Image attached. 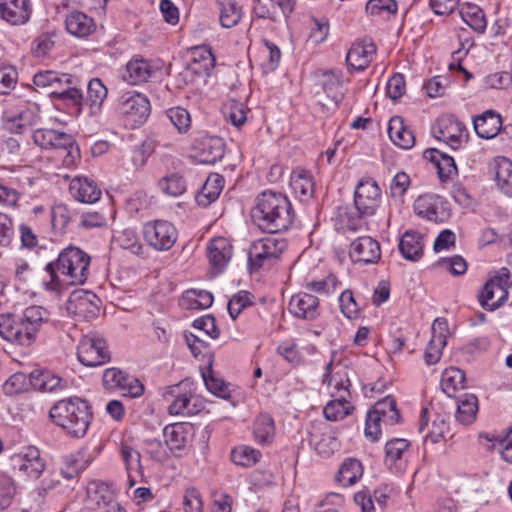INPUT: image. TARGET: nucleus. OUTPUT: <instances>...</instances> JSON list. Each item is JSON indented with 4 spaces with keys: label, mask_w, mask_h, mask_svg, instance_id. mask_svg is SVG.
<instances>
[{
    "label": "nucleus",
    "mask_w": 512,
    "mask_h": 512,
    "mask_svg": "<svg viewBox=\"0 0 512 512\" xmlns=\"http://www.w3.org/2000/svg\"><path fill=\"white\" fill-rule=\"evenodd\" d=\"M288 214V200L286 196L272 191L261 193L251 209V218L257 227L271 236L253 243L249 251V268L251 272L258 271L266 261H272L286 250L288 243L285 238L276 235L286 229L287 221L282 216Z\"/></svg>",
    "instance_id": "1"
},
{
    "label": "nucleus",
    "mask_w": 512,
    "mask_h": 512,
    "mask_svg": "<svg viewBox=\"0 0 512 512\" xmlns=\"http://www.w3.org/2000/svg\"><path fill=\"white\" fill-rule=\"evenodd\" d=\"M90 257L77 247H67L55 262L48 263L46 271L51 280L46 284L50 290H56L60 282L80 285L88 278Z\"/></svg>",
    "instance_id": "2"
},
{
    "label": "nucleus",
    "mask_w": 512,
    "mask_h": 512,
    "mask_svg": "<svg viewBox=\"0 0 512 512\" xmlns=\"http://www.w3.org/2000/svg\"><path fill=\"white\" fill-rule=\"evenodd\" d=\"M49 416L56 426L73 438L85 436L92 420L90 405L76 396L57 401L51 407Z\"/></svg>",
    "instance_id": "3"
},
{
    "label": "nucleus",
    "mask_w": 512,
    "mask_h": 512,
    "mask_svg": "<svg viewBox=\"0 0 512 512\" xmlns=\"http://www.w3.org/2000/svg\"><path fill=\"white\" fill-rule=\"evenodd\" d=\"M400 421V414L393 397L386 396L376 402L366 417L365 435L376 441L381 435V423L394 425Z\"/></svg>",
    "instance_id": "4"
},
{
    "label": "nucleus",
    "mask_w": 512,
    "mask_h": 512,
    "mask_svg": "<svg viewBox=\"0 0 512 512\" xmlns=\"http://www.w3.org/2000/svg\"><path fill=\"white\" fill-rule=\"evenodd\" d=\"M512 287V276L506 268L500 269L484 285L479 301L483 308L495 310L508 298V290Z\"/></svg>",
    "instance_id": "5"
},
{
    "label": "nucleus",
    "mask_w": 512,
    "mask_h": 512,
    "mask_svg": "<svg viewBox=\"0 0 512 512\" xmlns=\"http://www.w3.org/2000/svg\"><path fill=\"white\" fill-rule=\"evenodd\" d=\"M117 111L131 126H140L150 115V101L144 94L127 91L118 98Z\"/></svg>",
    "instance_id": "6"
},
{
    "label": "nucleus",
    "mask_w": 512,
    "mask_h": 512,
    "mask_svg": "<svg viewBox=\"0 0 512 512\" xmlns=\"http://www.w3.org/2000/svg\"><path fill=\"white\" fill-rule=\"evenodd\" d=\"M177 230L168 221L156 220L143 226V236L149 246L158 251L169 250L177 240Z\"/></svg>",
    "instance_id": "7"
},
{
    "label": "nucleus",
    "mask_w": 512,
    "mask_h": 512,
    "mask_svg": "<svg viewBox=\"0 0 512 512\" xmlns=\"http://www.w3.org/2000/svg\"><path fill=\"white\" fill-rule=\"evenodd\" d=\"M77 357L88 367L103 365L110 359L105 341L96 335H85L81 338L77 346Z\"/></svg>",
    "instance_id": "8"
},
{
    "label": "nucleus",
    "mask_w": 512,
    "mask_h": 512,
    "mask_svg": "<svg viewBox=\"0 0 512 512\" xmlns=\"http://www.w3.org/2000/svg\"><path fill=\"white\" fill-rule=\"evenodd\" d=\"M354 203L361 216L375 214L381 203V189L378 184L371 179L362 180L356 187Z\"/></svg>",
    "instance_id": "9"
},
{
    "label": "nucleus",
    "mask_w": 512,
    "mask_h": 512,
    "mask_svg": "<svg viewBox=\"0 0 512 512\" xmlns=\"http://www.w3.org/2000/svg\"><path fill=\"white\" fill-rule=\"evenodd\" d=\"M433 133L438 140L444 141L454 150L459 149L468 138L466 127L453 116L439 118Z\"/></svg>",
    "instance_id": "10"
},
{
    "label": "nucleus",
    "mask_w": 512,
    "mask_h": 512,
    "mask_svg": "<svg viewBox=\"0 0 512 512\" xmlns=\"http://www.w3.org/2000/svg\"><path fill=\"white\" fill-rule=\"evenodd\" d=\"M99 298L90 291L76 290L72 292L66 303L69 314L90 321L99 313Z\"/></svg>",
    "instance_id": "11"
},
{
    "label": "nucleus",
    "mask_w": 512,
    "mask_h": 512,
    "mask_svg": "<svg viewBox=\"0 0 512 512\" xmlns=\"http://www.w3.org/2000/svg\"><path fill=\"white\" fill-rule=\"evenodd\" d=\"M0 337L20 346H30L35 341L32 332L21 317L16 320L11 315L4 314L0 315Z\"/></svg>",
    "instance_id": "12"
},
{
    "label": "nucleus",
    "mask_w": 512,
    "mask_h": 512,
    "mask_svg": "<svg viewBox=\"0 0 512 512\" xmlns=\"http://www.w3.org/2000/svg\"><path fill=\"white\" fill-rule=\"evenodd\" d=\"M14 469L31 479H38L45 470L44 460L40 451L34 446L24 448L12 457Z\"/></svg>",
    "instance_id": "13"
},
{
    "label": "nucleus",
    "mask_w": 512,
    "mask_h": 512,
    "mask_svg": "<svg viewBox=\"0 0 512 512\" xmlns=\"http://www.w3.org/2000/svg\"><path fill=\"white\" fill-rule=\"evenodd\" d=\"M431 331L432 337L424 352V360L427 365H434L441 359L449 335L447 320L436 318L432 323Z\"/></svg>",
    "instance_id": "14"
},
{
    "label": "nucleus",
    "mask_w": 512,
    "mask_h": 512,
    "mask_svg": "<svg viewBox=\"0 0 512 512\" xmlns=\"http://www.w3.org/2000/svg\"><path fill=\"white\" fill-rule=\"evenodd\" d=\"M310 444L322 457H329L340 447V442L334 433L323 423L314 424L309 432Z\"/></svg>",
    "instance_id": "15"
},
{
    "label": "nucleus",
    "mask_w": 512,
    "mask_h": 512,
    "mask_svg": "<svg viewBox=\"0 0 512 512\" xmlns=\"http://www.w3.org/2000/svg\"><path fill=\"white\" fill-rule=\"evenodd\" d=\"M324 382H327L331 388V395L334 398H340L341 394L344 398L350 395V380L348 376V368L341 363L330 362L326 368Z\"/></svg>",
    "instance_id": "16"
},
{
    "label": "nucleus",
    "mask_w": 512,
    "mask_h": 512,
    "mask_svg": "<svg viewBox=\"0 0 512 512\" xmlns=\"http://www.w3.org/2000/svg\"><path fill=\"white\" fill-rule=\"evenodd\" d=\"M60 82L61 85H65V88L53 89L51 94L59 100L70 102L76 107L77 112H81L84 105L83 84L81 81L72 75L62 74Z\"/></svg>",
    "instance_id": "17"
},
{
    "label": "nucleus",
    "mask_w": 512,
    "mask_h": 512,
    "mask_svg": "<svg viewBox=\"0 0 512 512\" xmlns=\"http://www.w3.org/2000/svg\"><path fill=\"white\" fill-rule=\"evenodd\" d=\"M349 254L354 262L376 263L381 257V249L375 239L364 236L351 243Z\"/></svg>",
    "instance_id": "18"
},
{
    "label": "nucleus",
    "mask_w": 512,
    "mask_h": 512,
    "mask_svg": "<svg viewBox=\"0 0 512 512\" xmlns=\"http://www.w3.org/2000/svg\"><path fill=\"white\" fill-rule=\"evenodd\" d=\"M376 54V46L371 40L355 42L346 55L349 67L356 71L366 69Z\"/></svg>",
    "instance_id": "19"
},
{
    "label": "nucleus",
    "mask_w": 512,
    "mask_h": 512,
    "mask_svg": "<svg viewBox=\"0 0 512 512\" xmlns=\"http://www.w3.org/2000/svg\"><path fill=\"white\" fill-rule=\"evenodd\" d=\"M69 192L75 200L87 204L97 202L102 194L97 183L85 176H76L71 179Z\"/></svg>",
    "instance_id": "20"
},
{
    "label": "nucleus",
    "mask_w": 512,
    "mask_h": 512,
    "mask_svg": "<svg viewBox=\"0 0 512 512\" xmlns=\"http://www.w3.org/2000/svg\"><path fill=\"white\" fill-rule=\"evenodd\" d=\"M119 451L125 465L129 488H132L143 477L140 452L127 443H122Z\"/></svg>",
    "instance_id": "21"
},
{
    "label": "nucleus",
    "mask_w": 512,
    "mask_h": 512,
    "mask_svg": "<svg viewBox=\"0 0 512 512\" xmlns=\"http://www.w3.org/2000/svg\"><path fill=\"white\" fill-rule=\"evenodd\" d=\"M207 256L214 270L223 271L232 256V247L228 239L216 237L207 246Z\"/></svg>",
    "instance_id": "22"
},
{
    "label": "nucleus",
    "mask_w": 512,
    "mask_h": 512,
    "mask_svg": "<svg viewBox=\"0 0 512 512\" xmlns=\"http://www.w3.org/2000/svg\"><path fill=\"white\" fill-rule=\"evenodd\" d=\"M476 134L483 139H492L498 135L502 127L501 116L493 110H487L473 120Z\"/></svg>",
    "instance_id": "23"
},
{
    "label": "nucleus",
    "mask_w": 512,
    "mask_h": 512,
    "mask_svg": "<svg viewBox=\"0 0 512 512\" xmlns=\"http://www.w3.org/2000/svg\"><path fill=\"white\" fill-rule=\"evenodd\" d=\"M0 17L13 25L25 23L30 17L28 0L0 2Z\"/></svg>",
    "instance_id": "24"
},
{
    "label": "nucleus",
    "mask_w": 512,
    "mask_h": 512,
    "mask_svg": "<svg viewBox=\"0 0 512 512\" xmlns=\"http://www.w3.org/2000/svg\"><path fill=\"white\" fill-rule=\"evenodd\" d=\"M498 189L512 196V161L506 157H496L490 165Z\"/></svg>",
    "instance_id": "25"
},
{
    "label": "nucleus",
    "mask_w": 512,
    "mask_h": 512,
    "mask_svg": "<svg viewBox=\"0 0 512 512\" xmlns=\"http://www.w3.org/2000/svg\"><path fill=\"white\" fill-rule=\"evenodd\" d=\"M290 187L300 202H307L313 197L314 183L311 174L302 168H296L290 175Z\"/></svg>",
    "instance_id": "26"
},
{
    "label": "nucleus",
    "mask_w": 512,
    "mask_h": 512,
    "mask_svg": "<svg viewBox=\"0 0 512 512\" xmlns=\"http://www.w3.org/2000/svg\"><path fill=\"white\" fill-rule=\"evenodd\" d=\"M388 135L390 140L402 149H410L415 144L413 132L405 125L402 117H392L388 124Z\"/></svg>",
    "instance_id": "27"
},
{
    "label": "nucleus",
    "mask_w": 512,
    "mask_h": 512,
    "mask_svg": "<svg viewBox=\"0 0 512 512\" xmlns=\"http://www.w3.org/2000/svg\"><path fill=\"white\" fill-rule=\"evenodd\" d=\"M51 148L63 153V163L65 166H73L79 158V148L76 145L72 135L55 130V137L51 141Z\"/></svg>",
    "instance_id": "28"
},
{
    "label": "nucleus",
    "mask_w": 512,
    "mask_h": 512,
    "mask_svg": "<svg viewBox=\"0 0 512 512\" xmlns=\"http://www.w3.org/2000/svg\"><path fill=\"white\" fill-rule=\"evenodd\" d=\"M154 73L155 68L148 60L134 57L126 65L124 79L132 85H137L147 82Z\"/></svg>",
    "instance_id": "29"
},
{
    "label": "nucleus",
    "mask_w": 512,
    "mask_h": 512,
    "mask_svg": "<svg viewBox=\"0 0 512 512\" xmlns=\"http://www.w3.org/2000/svg\"><path fill=\"white\" fill-rule=\"evenodd\" d=\"M30 382L42 392H59L67 387L66 380L48 370L31 372Z\"/></svg>",
    "instance_id": "30"
},
{
    "label": "nucleus",
    "mask_w": 512,
    "mask_h": 512,
    "mask_svg": "<svg viewBox=\"0 0 512 512\" xmlns=\"http://www.w3.org/2000/svg\"><path fill=\"white\" fill-rule=\"evenodd\" d=\"M321 85L331 104L336 107L343 99L341 71H325L321 76Z\"/></svg>",
    "instance_id": "31"
},
{
    "label": "nucleus",
    "mask_w": 512,
    "mask_h": 512,
    "mask_svg": "<svg viewBox=\"0 0 512 512\" xmlns=\"http://www.w3.org/2000/svg\"><path fill=\"white\" fill-rule=\"evenodd\" d=\"M423 238L416 231H406L399 242L402 256L409 261H418L423 254Z\"/></svg>",
    "instance_id": "32"
},
{
    "label": "nucleus",
    "mask_w": 512,
    "mask_h": 512,
    "mask_svg": "<svg viewBox=\"0 0 512 512\" xmlns=\"http://www.w3.org/2000/svg\"><path fill=\"white\" fill-rule=\"evenodd\" d=\"M108 90L99 78L91 79L87 84V96L84 105L88 106L91 115H97L102 109Z\"/></svg>",
    "instance_id": "33"
},
{
    "label": "nucleus",
    "mask_w": 512,
    "mask_h": 512,
    "mask_svg": "<svg viewBox=\"0 0 512 512\" xmlns=\"http://www.w3.org/2000/svg\"><path fill=\"white\" fill-rule=\"evenodd\" d=\"M224 186V178L217 174H210L203 184L200 192L196 195V201L201 206H208L220 195Z\"/></svg>",
    "instance_id": "34"
},
{
    "label": "nucleus",
    "mask_w": 512,
    "mask_h": 512,
    "mask_svg": "<svg viewBox=\"0 0 512 512\" xmlns=\"http://www.w3.org/2000/svg\"><path fill=\"white\" fill-rule=\"evenodd\" d=\"M294 305L293 313L296 317L312 320L318 315V298L311 294H302L292 297L290 305Z\"/></svg>",
    "instance_id": "35"
},
{
    "label": "nucleus",
    "mask_w": 512,
    "mask_h": 512,
    "mask_svg": "<svg viewBox=\"0 0 512 512\" xmlns=\"http://www.w3.org/2000/svg\"><path fill=\"white\" fill-rule=\"evenodd\" d=\"M409 443L406 439L395 438L388 441L385 445V462L390 468L396 471L403 469V458L407 453Z\"/></svg>",
    "instance_id": "36"
},
{
    "label": "nucleus",
    "mask_w": 512,
    "mask_h": 512,
    "mask_svg": "<svg viewBox=\"0 0 512 512\" xmlns=\"http://www.w3.org/2000/svg\"><path fill=\"white\" fill-rule=\"evenodd\" d=\"M67 31L78 37H85L95 30L94 20L82 12H72L66 18Z\"/></svg>",
    "instance_id": "37"
},
{
    "label": "nucleus",
    "mask_w": 512,
    "mask_h": 512,
    "mask_svg": "<svg viewBox=\"0 0 512 512\" xmlns=\"http://www.w3.org/2000/svg\"><path fill=\"white\" fill-rule=\"evenodd\" d=\"M179 386H171L168 387L166 392L164 393V397L167 401L172 400L171 404L168 407V412L170 415L176 416H185L193 414V409L190 407V396L187 394H179L178 393Z\"/></svg>",
    "instance_id": "38"
},
{
    "label": "nucleus",
    "mask_w": 512,
    "mask_h": 512,
    "mask_svg": "<svg viewBox=\"0 0 512 512\" xmlns=\"http://www.w3.org/2000/svg\"><path fill=\"white\" fill-rule=\"evenodd\" d=\"M478 399L473 394H465L457 401L456 420L463 425H470L476 419Z\"/></svg>",
    "instance_id": "39"
},
{
    "label": "nucleus",
    "mask_w": 512,
    "mask_h": 512,
    "mask_svg": "<svg viewBox=\"0 0 512 512\" xmlns=\"http://www.w3.org/2000/svg\"><path fill=\"white\" fill-rule=\"evenodd\" d=\"M426 426H428V432L425 440H430L433 444L445 440L450 435V426L446 416L436 415L430 426L427 421L421 420L419 431H423Z\"/></svg>",
    "instance_id": "40"
},
{
    "label": "nucleus",
    "mask_w": 512,
    "mask_h": 512,
    "mask_svg": "<svg viewBox=\"0 0 512 512\" xmlns=\"http://www.w3.org/2000/svg\"><path fill=\"white\" fill-rule=\"evenodd\" d=\"M21 318L36 339L43 325L49 322L50 313L41 306H30L23 311Z\"/></svg>",
    "instance_id": "41"
},
{
    "label": "nucleus",
    "mask_w": 512,
    "mask_h": 512,
    "mask_svg": "<svg viewBox=\"0 0 512 512\" xmlns=\"http://www.w3.org/2000/svg\"><path fill=\"white\" fill-rule=\"evenodd\" d=\"M459 14L462 20L478 33H483L487 22L483 11L474 4H465L461 7Z\"/></svg>",
    "instance_id": "42"
},
{
    "label": "nucleus",
    "mask_w": 512,
    "mask_h": 512,
    "mask_svg": "<svg viewBox=\"0 0 512 512\" xmlns=\"http://www.w3.org/2000/svg\"><path fill=\"white\" fill-rule=\"evenodd\" d=\"M363 475V467L356 459H346L338 472L337 480L344 486H353Z\"/></svg>",
    "instance_id": "43"
},
{
    "label": "nucleus",
    "mask_w": 512,
    "mask_h": 512,
    "mask_svg": "<svg viewBox=\"0 0 512 512\" xmlns=\"http://www.w3.org/2000/svg\"><path fill=\"white\" fill-rule=\"evenodd\" d=\"M353 409L352 404L341 394L340 398H334L325 405L323 414L329 421H340L351 414Z\"/></svg>",
    "instance_id": "44"
},
{
    "label": "nucleus",
    "mask_w": 512,
    "mask_h": 512,
    "mask_svg": "<svg viewBox=\"0 0 512 512\" xmlns=\"http://www.w3.org/2000/svg\"><path fill=\"white\" fill-rule=\"evenodd\" d=\"M438 197L432 194H424L419 196L414 202L415 213L429 221H438L437 213Z\"/></svg>",
    "instance_id": "45"
},
{
    "label": "nucleus",
    "mask_w": 512,
    "mask_h": 512,
    "mask_svg": "<svg viewBox=\"0 0 512 512\" xmlns=\"http://www.w3.org/2000/svg\"><path fill=\"white\" fill-rule=\"evenodd\" d=\"M465 376L463 371L458 368L450 367L443 371L441 376V388L448 396L453 394L460 388H464Z\"/></svg>",
    "instance_id": "46"
},
{
    "label": "nucleus",
    "mask_w": 512,
    "mask_h": 512,
    "mask_svg": "<svg viewBox=\"0 0 512 512\" xmlns=\"http://www.w3.org/2000/svg\"><path fill=\"white\" fill-rule=\"evenodd\" d=\"M165 444L170 450H180L188 442V433L183 424L166 426L163 430Z\"/></svg>",
    "instance_id": "47"
},
{
    "label": "nucleus",
    "mask_w": 512,
    "mask_h": 512,
    "mask_svg": "<svg viewBox=\"0 0 512 512\" xmlns=\"http://www.w3.org/2000/svg\"><path fill=\"white\" fill-rule=\"evenodd\" d=\"M432 160L435 161L438 175L441 181H447L451 177L457 174V167L454 159L437 149L431 150Z\"/></svg>",
    "instance_id": "48"
},
{
    "label": "nucleus",
    "mask_w": 512,
    "mask_h": 512,
    "mask_svg": "<svg viewBox=\"0 0 512 512\" xmlns=\"http://www.w3.org/2000/svg\"><path fill=\"white\" fill-rule=\"evenodd\" d=\"M219 20L224 28L235 26L241 19V7L235 0H222L220 2Z\"/></svg>",
    "instance_id": "49"
},
{
    "label": "nucleus",
    "mask_w": 512,
    "mask_h": 512,
    "mask_svg": "<svg viewBox=\"0 0 512 512\" xmlns=\"http://www.w3.org/2000/svg\"><path fill=\"white\" fill-rule=\"evenodd\" d=\"M260 451L249 446H238L231 451V460L234 464L242 467H251L259 462Z\"/></svg>",
    "instance_id": "50"
},
{
    "label": "nucleus",
    "mask_w": 512,
    "mask_h": 512,
    "mask_svg": "<svg viewBox=\"0 0 512 512\" xmlns=\"http://www.w3.org/2000/svg\"><path fill=\"white\" fill-rule=\"evenodd\" d=\"M202 152L199 155L200 162L214 164L224 156L223 142L219 138L208 139L202 143Z\"/></svg>",
    "instance_id": "51"
},
{
    "label": "nucleus",
    "mask_w": 512,
    "mask_h": 512,
    "mask_svg": "<svg viewBox=\"0 0 512 512\" xmlns=\"http://www.w3.org/2000/svg\"><path fill=\"white\" fill-rule=\"evenodd\" d=\"M159 188L165 194L177 197L185 192L186 183L181 175L172 173L159 180Z\"/></svg>",
    "instance_id": "52"
},
{
    "label": "nucleus",
    "mask_w": 512,
    "mask_h": 512,
    "mask_svg": "<svg viewBox=\"0 0 512 512\" xmlns=\"http://www.w3.org/2000/svg\"><path fill=\"white\" fill-rule=\"evenodd\" d=\"M166 116L179 133L188 131L191 125L189 112L182 107H173L166 111Z\"/></svg>",
    "instance_id": "53"
},
{
    "label": "nucleus",
    "mask_w": 512,
    "mask_h": 512,
    "mask_svg": "<svg viewBox=\"0 0 512 512\" xmlns=\"http://www.w3.org/2000/svg\"><path fill=\"white\" fill-rule=\"evenodd\" d=\"M183 299L188 302L191 309H206L213 303L212 294L204 290H189L185 293Z\"/></svg>",
    "instance_id": "54"
},
{
    "label": "nucleus",
    "mask_w": 512,
    "mask_h": 512,
    "mask_svg": "<svg viewBox=\"0 0 512 512\" xmlns=\"http://www.w3.org/2000/svg\"><path fill=\"white\" fill-rule=\"evenodd\" d=\"M274 434L273 420L267 416H260L254 428V436L257 442L261 444L269 443Z\"/></svg>",
    "instance_id": "55"
},
{
    "label": "nucleus",
    "mask_w": 512,
    "mask_h": 512,
    "mask_svg": "<svg viewBox=\"0 0 512 512\" xmlns=\"http://www.w3.org/2000/svg\"><path fill=\"white\" fill-rule=\"evenodd\" d=\"M88 498L97 506L106 505L112 498V493L107 484L103 482H92L87 487Z\"/></svg>",
    "instance_id": "56"
},
{
    "label": "nucleus",
    "mask_w": 512,
    "mask_h": 512,
    "mask_svg": "<svg viewBox=\"0 0 512 512\" xmlns=\"http://www.w3.org/2000/svg\"><path fill=\"white\" fill-rule=\"evenodd\" d=\"M103 385L107 389L125 390L128 385V376L117 368H108L103 374Z\"/></svg>",
    "instance_id": "57"
},
{
    "label": "nucleus",
    "mask_w": 512,
    "mask_h": 512,
    "mask_svg": "<svg viewBox=\"0 0 512 512\" xmlns=\"http://www.w3.org/2000/svg\"><path fill=\"white\" fill-rule=\"evenodd\" d=\"M253 296L247 291H240L235 294L228 302V312L230 317L235 320L238 315L248 306L252 305Z\"/></svg>",
    "instance_id": "58"
},
{
    "label": "nucleus",
    "mask_w": 512,
    "mask_h": 512,
    "mask_svg": "<svg viewBox=\"0 0 512 512\" xmlns=\"http://www.w3.org/2000/svg\"><path fill=\"white\" fill-rule=\"evenodd\" d=\"M17 70L10 65L0 66V95L9 94L16 86Z\"/></svg>",
    "instance_id": "59"
},
{
    "label": "nucleus",
    "mask_w": 512,
    "mask_h": 512,
    "mask_svg": "<svg viewBox=\"0 0 512 512\" xmlns=\"http://www.w3.org/2000/svg\"><path fill=\"white\" fill-rule=\"evenodd\" d=\"M193 328L197 331V334L202 335L204 339L205 336L209 337L210 339H216L220 334L218 328L216 327L214 317L210 315L203 316L194 320Z\"/></svg>",
    "instance_id": "60"
},
{
    "label": "nucleus",
    "mask_w": 512,
    "mask_h": 512,
    "mask_svg": "<svg viewBox=\"0 0 512 512\" xmlns=\"http://www.w3.org/2000/svg\"><path fill=\"white\" fill-rule=\"evenodd\" d=\"M202 378L209 392L222 398H226L228 396L229 392L225 382L222 379L215 377L211 368H209L208 372L202 373Z\"/></svg>",
    "instance_id": "61"
},
{
    "label": "nucleus",
    "mask_w": 512,
    "mask_h": 512,
    "mask_svg": "<svg viewBox=\"0 0 512 512\" xmlns=\"http://www.w3.org/2000/svg\"><path fill=\"white\" fill-rule=\"evenodd\" d=\"M224 115L234 126L239 127L246 121V112L242 103L232 100L224 107Z\"/></svg>",
    "instance_id": "62"
},
{
    "label": "nucleus",
    "mask_w": 512,
    "mask_h": 512,
    "mask_svg": "<svg viewBox=\"0 0 512 512\" xmlns=\"http://www.w3.org/2000/svg\"><path fill=\"white\" fill-rule=\"evenodd\" d=\"M184 512H202L203 502L200 492L196 488H187L183 496Z\"/></svg>",
    "instance_id": "63"
},
{
    "label": "nucleus",
    "mask_w": 512,
    "mask_h": 512,
    "mask_svg": "<svg viewBox=\"0 0 512 512\" xmlns=\"http://www.w3.org/2000/svg\"><path fill=\"white\" fill-rule=\"evenodd\" d=\"M16 494L14 481L6 476H0V509L10 506Z\"/></svg>",
    "instance_id": "64"
}]
</instances>
